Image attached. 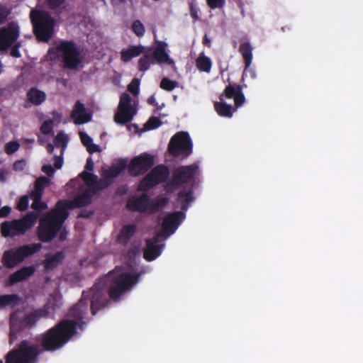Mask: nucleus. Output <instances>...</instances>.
<instances>
[{
	"label": "nucleus",
	"mask_w": 363,
	"mask_h": 363,
	"mask_svg": "<svg viewBox=\"0 0 363 363\" xmlns=\"http://www.w3.org/2000/svg\"><path fill=\"white\" fill-rule=\"evenodd\" d=\"M65 2V0H46L48 7L51 10L59 9Z\"/></svg>",
	"instance_id": "09e8293b"
},
{
	"label": "nucleus",
	"mask_w": 363,
	"mask_h": 363,
	"mask_svg": "<svg viewBox=\"0 0 363 363\" xmlns=\"http://www.w3.org/2000/svg\"><path fill=\"white\" fill-rule=\"evenodd\" d=\"M92 194L89 189H86L82 194L77 196L73 200L69 201L62 199L57 202L56 205L64 213L69 216V210L75 208H82L91 203Z\"/></svg>",
	"instance_id": "2eb2a0df"
},
{
	"label": "nucleus",
	"mask_w": 363,
	"mask_h": 363,
	"mask_svg": "<svg viewBox=\"0 0 363 363\" xmlns=\"http://www.w3.org/2000/svg\"><path fill=\"white\" fill-rule=\"evenodd\" d=\"M196 66L199 70L208 73L211 71L212 62L208 57L202 53L196 59Z\"/></svg>",
	"instance_id": "2f4dec72"
},
{
	"label": "nucleus",
	"mask_w": 363,
	"mask_h": 363,
	"mask_svg": "<svg viewBox=\"0 0 363 363\" xmlns=\"http://www.w3.org/2000/svg\"><path fill=\"white\" fill-rule=\"evenodd\" d=\"M42 171L48 177H52L54 174L55 170L52 165L45 164L42 167Z\"/></svg>",
	"instance_id": "864d4df0"
},
{
	"label": "nucleus",
	"mask_w": 363,
	"mask_h": 363,
	"mask_svg": "<svg viewBox=\"0 0 363 363\" xmlns=\"http://www.w3.org/2000/svg\"><path fill=\"white\" fill-rule=\"evenodd\" d=\"M126 167L127 162L121 160L116 165H113L109 169L104 171L101 176L113 184V179L118 177L125 169Z\"/></svg>",
	"instance_id": "393cba45"
},
{
	"label": "nucleus",
	"mask_w": 363,
	"mask_h": 363,
	"mask_svg": "<svg viewBox=\"0 0 363 363\" xmlns=\"http://www.w3.org/2000/svg\"><path fill=\"white\" fill-rule=\"evenodd\" d=\"M241 90L242 86L240 84H229L225 86L223 92L220 95L219 99L220 101H224V98L234 99L236 96V94L240 93Z\"/></svg>",
	"instance_id": "7c9ffc66"
},
{
	"label": "nucleus",
	"mask_w": 363,
	"mask_h": 363,
	"mask_svg": "<svg viewBox=\"0 0 363 363\" xmlns=\"http://www.w3.org/2000/svg\"><path fill=\"white\" fill-rule=\"evenodd\" d=\"M147 103L150 105H153V106H157V103L156 101V99L154 96H150L148 99H147Z\"/></svg>",
	"instance_id": "338daca9"
},
{
	"label": "nucleus",
	"mask_w": 363,
	"mask_h": 363,
	"mask_svg": "<svg viewBox=\"0 0 363 363\" xmlns=\"http://www.w3.org/2000/svg\"><path fill=\"white\" fill-rule=\"evenodd\" d=\"M149 207L152 212H156L161 208L157 199L152 200L150 199Z\"/></svg>",
	"instance_id": "603ef678"
},
{
	"label": "nucleus",
	"mask_w": 363,
	"mask_h": 363,
	"mask_svg": "<svg viewBox=\"0 0 363 363\" xmlns=\"http://www.w3.org/2000/svg\"><path fill=\"white\" fill-rule=\"evenodd\" d=\"M208 6L211 9H223L225 4V0H206Z\"/></svg>",
	"instance_id": "37998d69"
},
{
	"label": "nucleus",
	"mask_w": 363,
	"mask_h": 363,
	"mask_svg": "<svg viewBox=\"0 0 363 363\" xmlns=\"http://www.w3.org/2000/svg\"><path fill=\"white\" fill-rule=\"evenodd\" d=\"M184 218L185 214L183 211H175L168 213L163 219L162 231L159 233H162V236H169L173 234Z\"/></svg>",
	"instance_id": "dca6fc26"
},
{
	"label": "nucleus",
	"mask_w": 363,
	"mask_h": 363,
	"mask_svg": "<svg viewBox=\"0 0 363 363\" xmlns=\"http://www.w3.org/2000/svg\"><path fill=\"white\" fill-rule=\"evenodd\" d=\"M111 184V182L101 177L100 179H97V182L94 184V188L97 191H101L108 188Z\"/></svg>",
	"instance_id": "a19ab883"
},
{
	"label": "nucleus",
	"mask_w": 363,
	"mask_h": 363,
	"mask_svg": "<svg viewBox=\"0 0 363 363\" xmlns=\"http://www.w3.org/2000/svg\"><path fill=\"white\" fill-rule=\"evenodd\" d=\"M140 274H131L129 272L116 274L109 272L106 277L99 279L89 291H84L82 297L77 303L83 299V303L86 305V313H84L83 321L88 314L89 303L90 300V310L92 315L97 311L106 307L107 303L106 287L108 286V293L111 298L118 300L123 294L129 291L140 279Z\"/></svg>",
	"instance_id": "f03ea898"
},
{
	"label": "nucleus",
	"mask_w": 363,
	"mask_h": 363,
	"mask_svg": "<svg viewBox=\"0 0 363 363\" xmlns=\"http://www.w3.org/2000/svg\"><path fill=\"white\" fill-rule=\"evenodd\" d=\"M54 143L56 146L61 145L62 147H65L68 143V138L63 132L60 131L55 138Z\"/></svg>",
	"instance_id": "ea45409f"
},
{
	"label": "nucleus",
	"mask_w": 363,
	"mask_h": 363,
	"mask_svg": "<svg viewBox=\"0 0 363 363\" xmlns=\"http://www.w3.org/2000/svg\"><path fill=\"white\" fill-rule=\"evenodd\" d=\"M147 174L157 185L167 179L169 175V169L167 166L160 164L154 167Z\"/></svg>",
	"instance_id": "4be33fe9"
},
{
	"label": "nucleus",
	"mask_w": 363,
	"mask_h": 363,
	"mask_svg": "<svg viewBox=\"0 0 363 363\" xmlns=\"http://www.w3.org/2000/svg\"><path fill=\"white\" fill-rule=\"evenodd\" d=\"M140 82L138 79H133L132 82L128 85V90L134 95L139 93Z\"/></svg>",
	"instance_id": "49530a36"
},
{
	"label": "nucleus",
	"mask_w": 363,
	"mask_h": 363,
	"mask_svg": "<svg viewBox=\"0 0 363 363\" xmlns=\"http://www.w3.org/2000/svg\"><path fill=\"white\" fill-rule=\"evenodd\" d=\"M20 35L19 26L12 21L0 28V50H8Z\"/></svg>",
	"instance_id": "4468645a"
},
{
	"label": "nucleus",
	"mask_w": 363,
	"mask_h": 363,
	"mask_svg": "<svg viewBox=\"0 0 363 363\" xmlns=\"http://www.w3.org/2000/svg\"><path fill=\"white\" fill-rule=\"evenodd\" d=\"M132 30L138 37L143 36L145 32V26L140 20H135L133 21L132 24Z\"/></svg>",
	"instance_id": "4c0bfd02"
},
{
	"label": "nucleus",
	"mask_w": 363,
	"mask_h": 363,
	"mask_svg": "<svg viewBox=\"0 0 363 363\" xmlns=\"http://www.w3.org/2000/svg\"><path fill=\"white\" fill-rule=\"evenodd\" d=\"M162 233H157L152 239L146 241V247L143 252V257L148 262L153 261L159 257L164 247L163 244H160V238Z\"/></svg>",
	"instance_id": "f3484780"
},
{
	"label": "nucleus",
	"mask_w": 363,
	"mask_h": 363,
	"mask_svg": "<svg viewBox=\"0 0 363 363\" xmlns=\"http://www.w3.org/2000/svg\"><path fill=\"white\" fill-rule=\"evenodd\" d=\"M93 214H94L93 211H88L86 209H82V210H81L80 213H79L78 217L88 218H90Z\"/></svg>",
	"instance_id": "13d9d810"
},
{
	"label": "nucleus",
	"mask_w": 363,
	"mask_h": 363,
	"mask_svg": "<svg viewBox=\"0 0 363 363\" xmlns=\"http://www.w3.org/2000/svg\"><path fill=\"white\" fill-rule=\"evenodd\" d=\"M64 259L65 254L62 251L57 252L54 255H47L43 263L45 270H53L62 262Z\"/></svg>",
	"instance_id": "a878e982"
},
{
	"label": "nucleus",
	"mask_w": 363,
	"mask_h": 363,
	"mask_svg": "<svg viewBox=\"0 0 363 363\" xmlns=\"http://www.w3.org/2000/svg\"><path fill=\"white\" fill-rule=\"evenodd\" d=\"M79 137L82 144L87 147L89 145L93 143L92 138L84 132H79Z\"/></svg>",
	"instance_id": "8fccbe9b"
},
{
	"label": "nucleus",
	"mask_w": 363,
	"mask_h": 363,
	"mask_svg": "<svg viewBox=\"0 0 363 363\" xmlns=\"http://www.w3.org/2000/svg\"><path fill=\"white\" fill-rule=\"evenodd\" d=\"M128 0H111V4L114 9L119 8L122 5H125Z\"/></svg>",
	"instance_id": "052dcab7"
},
{
	"label": "nucleus",
	"mask_w": 363,
	"mask_h": 363,
	"mask_svg": "<svg viewBox=\"0 0 363 363\" xmlns=\"http://www.w3.org/2000/svg\"><path fill=\"white\" fill-rule=\"evenodd\" d=\"M156 46L152 50L147 48L145 54L140 58L138 63V70L146 72L151 65L167 63L172 65L174 61L166 51L167 44L164 41L156 40Z\"/></svg>",
	"instance_id": "423d86ee"
},
{
	"label": "nucleus",
	"mask_w": 363,
	"mask_h": 363,
	"mask_svg": "<svg viewBox=\"0 0 363 363\" xmlns=\"http://www.w3.org/2000/svg\"><path fill=\"white\" fill-rule=\"evenodd\" d=\"M28 100L35 105L41 104L46 99L45 94L37 88H31L27 93Z\"/></svg>",
	"instance_id": "c85d7f7f"
},
{
	"label": "nucleus",
	"mask_w": 363,
	"mask_h": 363,
	"mask_svg": "<svg viewBox=\"0 0 363 363\" xmlns=\"http://www.w3.org/2000/svg\"><path fill=\"white\" fill-rule=\"evenodd\" d=\"M245 101V97L242 91L236 94V96L234 98L235 106V108H239L243 105Z\"/></svg>",
	"instance_id": "3c124183"
},
{
	"label": "nucleus",
	"mask_w": 363,
	"mask_h": 363,
	"mask_svg": "<svg viewBox=\"0 0 363 363\" xmlns=\"http://www.w3.org/2000/svg\"><path fill=\"white\" fill-rule=\"evenodd\" d=\"M40 213L29 212L20 219L4 221L1 224V233L4 238L23 235L35 224Z\"/></svg>",
	"instance_id": "39448f33"
},
{
	"label": "nucleus",
	"mask_w": 363,
	"mask_h": 363,
	"mask_svg": "<svg viewBox=\"0 0 363 363\" xmlns=\"http://www.w3.org/2000/svg\"><path fill=\"white\" fill-rule=\"evenodd\" d=\"M194 200L193 192L191 189L189 191L182 190L177 196V201L180 203L182 211H186L191 202Z\"/></svg>",
	"instance_id": "cd10ccee"
},
{
	"label": "nucleus",
	"mask_w": 363,
	"mask_h": 363,
	"mask_svg": "<svg viewBox=\"0 0 363 363\" xmlns=\"http://www.w3.org/2000/svg\"><path fill=\"white\" fill-rule=\"evenodd\" d=\"M29 197L27 195L23 196L17 203V208L20 211H26L28 208Z\"/></svg>",
	"instance_id": "c03bdc74"
},
{
	"label": "nucleus",
	"mask_w": 363,
	"mask_h": 363,
	"mask_svg": "<svg viewBox=\"0 0 363 363\" xmlns=\"http://www.w3.org/2000/svg\"><path fill=\"white\" fill-rule=\"evenodd\" d=\"M63 164V158L61 156H55L54 166L56 169H60Z\"/></svg>",
	"instance_id": "680f3d73"
},
{
	"label": "nucleus",
	"mask_w": 363,
	"mask_h": 363,
	"mask_svg": "<svg viewBox=\"0 0 363 363\" xmlns=\"http://www.w3.org/2000/svg\"><path fill=\"white\" fill-rule=\"evenodd\" d=\"M20 147V145L16 141H11L6 144L4 150L7 155H11L16 152Z\"/></svg>",
	"instance_id": "79ce46f5"
},
{
	"label": "nucleus",
	"mask_w": 363,
	"mask_h": 363,
	"mask_svg": "<svg viewBox=\"0 0 363 363\" xmlns=\"http://www.w3.org/2000/svg\"><path fill=\"white\" fill-rule=\"evenodd\" d=\"M213 105L217 113L222 117L230 118L235 111L231 105L226 104L224 101H215Z\"/></svg>",
	"instance_id": "bb28decb"
},
{
	"label": "nucleus",
	"mask_w": 363,
	"mask_h": 363,
	"mask_svg": "<svg viewBox=\"0 0 363 363\" xmlns=\"http://www.w3.org/2000/svg\"><path fill=\"white\" fill-rule=\"evenodd\" d=\"M193 148V144L189 134L187 132L181 131L174 135L168 145V151L174 157L183 155L189 156Z\"/></svg>",
	"instance_id": "9d476101"
},
{
	"label": "nucleus",
	"mask_w": 363,
	"mask_h": 363,
	"mask_svg": "<svg viewBox=\"0 0 363 363\" xmlns=\"http://www.w3.org/2000/svg\"><path fill=\"white\" fill-rule=\"evenodd\" d=\"M162 125V122L159 118L152 116L147 121L146 125L148 129H155Z\"/></svg>",
	"instance_id": "a18cd8bd"
},
{
	"label": "nucleus",
	"mask_w": 363,
	"mask_h": 363,
	"mask_svg": "<svg viewBox=\"0 0 363 363\" xmlns=\"http://www.w3.org/2000/svg\"><path fill=\"white\" fill-rule=\"evenodd\" d=\"M67 214L55 205L54 209L47 212L42 216L37 228L38 238L42 242H50L53 240L62 229Z\"/></svg>",
	"instance_id": "7ed1b4c3"
},
{
	"label": "nucleus",
	"mask_w": 363,
	"mask_h": 363,
	"mask_svg": "<svg viewBox=\"0 0 363 363\" xmlns=\"http://www.w3.org/2000/svg\"><path fill=\"white\" fill-rule=\"evenodd\" d=\"M50 180L45 177H40L35 180L34 189L30 194L43 195V189Z\"/></svg>",
	"instance_id": "473e14b6"
},
{
	"label": "nucleus",
	"mask_w": 363,
	"mask_h": 363,
	"mask_svg": "<svg viewBox=\"0 0 363 363\" xmlns=\"http://www.w3.org/2000/svg\"><path fill=\"white\" fill-rule=\"evenodd\" d=\"M157 201L159 202V204L160 205V207H164L169 202V199L167 197H162L157 199Z\"/></svg>",
	"instance_id": "0e129e2a"
},
{
	"label": "nucleus",
	"mask_w": 363,
	"mask_h": 363,
	"mask_svg": "<svg viewBox=\"0 0 363 363\" xmlns=\"http://www.w3.org/2000/svg\"><path fill=\"white\" fill-rule=\"evenodd\" d=\"M58 234H59V240L60 241H64L67 238L68 232L65 228L62 227V229L58 233Z\"/></svg>",
	"instance_id": "e2e57ef3"
},
{
	"label": "nucleus",
	"mask_w": 363,
	"mask_h": 363,
	"mask_svg": "<svg viewBox=\"0 0 363 363\" xmlns=\"http://www.w3.org/2000/svg\"><path fill=\"white\" fill-rule=\"evenodd\" d=\"M56 52L66 69H76L82 62L80 52L72 40L60 41L56 47Z\"/></svg>",
	"instance_id": "0eeeda50"
},
{
	"label": "nucleus",
	"mask_w": 363,
	"mask_h": 363,
	"mask_svg": "<svg viewBox=\"0 0 363 363\" xmlns=\"http://www.w3.org/2000/svg\"><path fill=\"white\" fill-rule=\"evenodd\" d=\"M71 117L74 119L76 124H83L91 121V116L86 112V108L84 104L80 101H77L74 109L71 113Z\"/></svg>",
	"instance_id": "aec40b11"
},
{
	"label": "nucleus",
	"mask_w": 363,
	"mask_h": 363,
	"mask_svg": "<svg viewBox=\"0 0 363 363\" xmlns=\"http://www.w3.org/2000/svg\"><path fill=\"white\" fill-rule=\"evenodd\" d=\"M86 308L83 299L74 304L67 313V316L72 320L63 319L40 335L37 339L40 345L28 340H22L16 349L6 354V363H35L44 351L55 352L62 348L77 333L78 328L84 329L86 322L83 321V318Z\"/></svg>",
	"instance_id": "f257e3e1"
},
{
	"label": "nucleus",
	"mask_w": 363,
	"mask_h": 363,
	"mask_svg": "<svg viewBox=\"0 0 363 363\" xmlns=\"http://www.w3.org/2000/svg\"><path fill=\"white\" fill-rule=\"evenodd\" d=\"M150 197L147 193H143L138 197L132 196L128 199L126 208L132 211L146 212L149 208Z\"/></svg>",
	"instance_id": "a211bd4d"
},
{
	"label": "nucleus",
	"mask_w": 363,
	"mask_h": 363,
	"mask_svg": "<svg viewBox=\"0 0 363 363\" xmlns=\"http://www.w3.org/2000/svg\"><path fill=\"white\" fill-rule=\"evenodd\" d=\"M43 195L30 194V197L33 200L31 207L35 211H42L48 208L45 202L41 201Z\"/></svg>",
	"instance_id": "72a5a7b5"
},
{
	"label": "nucleus",
	"mask_w": 363,
	"mask_h": 363,
	"mask_svg": "<svg viewBox=\"0 0 363 363\" xmlns=\"http://www.w3.org/2000/svg\"><path fill=\"white\" fill-rule=\"evenodd\" d=\"M30 18L36 38L41 42H49L55 33V19L48 11L39 10H32Z\"/></svg>",
	"instance_id": "20e7f679"
},
{
	"label": "nucleus",
	"mask_w": 363,
	"mask_h": 363,
	"mask_svg": "<svg viewBox=\"0 0 363 363\" xmlns=\"http://www.w3.org/2000/svg\"><path fill=\"white\" fill-rule=\"evenodd\" d=\"M41 133L44 135H50L53 133V120L49 119L45 121L40 128Z\"/></svg>",
	"instance_id": "58836bf2"
},
{
	"label": "nucleus",
	"mask_w": 363,
	"mask_h": 363,
	"mask_svg": "<svg viewBox=\"0 0 363 363\" xmlns=\"http://www.w3.org/2000/svg\"><path fill=\"white\" fill-rule=\"evenodd\" d=\"M157 184H155L152 179L147 174L138 184V189L140 191L146 192L155 186Z\"/></svg>",
	"instance_id": "f704fd0d"
},
{
	"label": "nucleus",
	"mask_w": 363,
	"mask_h": 363,
	"mask_svg": "<svg viewBox=\"0 0 363 363\" xmlns=\"http://www.w3.org/2000/svg\"><path fill=\"white\" fill-rule=\"evenodd\" d=\"M41 247L40 243H33L23 245L15 250L6 251L3 255V262L7 267H15L23 262L26 257L40 251Z\"/></svg>",
	"instance_id": "1a4fd4ad"
},
{
	"label": "nucleus",
	"mask_w": 363,
	"mask_h": 363,
	"mask_svg": "<svg viewBox=\"0 0 363 363\" xmlns=\"http://www.w3.org/2000/svg\"><path fill=\"white\" fill-rule=\"evenodd\" d=\"M80 177L88 186L94 187L96 182H97L98 177L93 173L84 171L81 173Z\"/></svg>",
	"instance_id": "c9c22d12"
},
{
	"label": "nucleus",
	"mask_w": 363,
	"mask_h": 363,
	"mask_svg": "<svg viewBox=\"0 0 363 363\" xmlns=\"http://www.w3.org/2000/svg\"><path fill=\"white\" fill-rule=\"evenodd\" d=\"M11 211V207H9L8 206H5L2 207L0 209V218L7 217L10 214Z\"/></svg>",
	"instance_id": "6e6d98bb"
},
{
	"label": "nucleus",
	"mask_w": 363,
	"mask_h": 363,
	"mask_svg": "<svg viewBox=\"0 0 363 363\" xmlns=\"http://www.w3.org/2000/svg\"><path fill=\"white\" fill-rule=\"evenodd\" d=\"M86 150L90 154L101 151L100 147L93 143L86 147Z\"/></svg>",
	"instance_id": "4d7b16f0"
},
{
	"label": "nucleus",
	"mask_w": 363,
	"mask_h": 363,
	"mask_svg": "<svg viewBox=\"0 0 363 363\" xmlns=\"http://www.w3.org/2000/svg\"><path fill=\"white\" fill-rule=\"evenodd\" d=\"M46 149H47V151L48 152V153L52 154L55 149L54 145H52L51 143L48 144Z\"/></svg>",
	"instance_id": "774afa93"
},
{
	"label": "nucleus",
	"mask_w": 363,
	"mask_h": 363,
	"mask_svg": "<svg viewBox=\"0 0 363 363\" xmlns=\"http://www.w3.org/2000/svg\"><path fill=\"white\" fill-rule=\"evenodd\" d=\"M94 167V162L91 157H88L86 160L85 170L84 171H93Z\"/></svg>",
	"instance_id": "bf43d9fd"
},
{
	"label": "nucleus",
	"mask_w": 363,
	"mask_h": 363,
	"mask_svg": "<svg viewBox=\"0 0 363 363\" xmlns=\"http://www.w3.org/2000/svg\"><path fill=\"white\" fill-rule=\"evenodd\" d=\"M190 14L194 19L196 20L198 18L197 11L192 4H191L190 7Z\"/></svg>",
	"instance_id": "69168bd1"
},
{
	"label": "nucleus",
	"mask_w": 363,
	"mask_h": 363,
	"mask_svg": "<svg viewBox=\"0 0 363 363\" xmlns=\"http://www.w3.org/2000/svg\"><path fill=\"white\" fill-rule=\"evenodd\" d=\"M35 270V269L33 266L23 267L21 268L10 275L9 284L11 285H13L16 283L27 279L34 274Z\"/></svg>",
	"instance_id": "5701e85b"
},
{
	"label": "nucleus",
	"mask_w": 363,
	"mask_h": 363,
	"mask_svg": "<svg viewBox=\"0 0 363 363\" xmlns=\"http://www.w3.org/2000/svg\"><path fill=\"white\" fill-rule=\"evenodd\" d=\"M252 47L249 42H244L240 44L239 52L241 54L245 64L243 75L249 70L252 78L256 77L254 70L249 69L252 61Z\"/></svg>",
	"instance_id": "6ab92c4d"
},
{
	"label": "nucleus",
	"mask_w": 363,
	"mask_h": 363,
	"mask_svg": "<svg viewBox=\"0 0 363 363\" xmlns=\"http://www.w3.org/2000/svg\"><path fill=\"white\" fill-rule=\"evenodd\" d=\"M21 47V42L14 43L10 48V55L13 57L18 58L21 56V52L19 51L20 48Z\"/></svg>",
	"instance_id": "de8ad7c7"
},
{
	"label": "nucleus",
	"mask_w": 363,
	"mask_h": 363,
	"mask_svg": "<svg viewBox=\"0 0 363 363\" xmlns=\"http://www.w3.org/2000/svg\"><path fill=\"white\" fill-rule=\"evenodd\" d=\"M160 86L161 89L171 91L178 86V82L176 81H172L167 77H164L161 80Z\"/></svg>",
	"instance_id": "e433bc0d"
},
{
	"label": "nucleus",
	"mask_w": 363,
	"mask_h": 363,
	"mask_svg": "<svg viewBox=\"0 0 363 363\" xmlns=\"http://www.w3.org/2000/svg\"><path fill=\"white\" fill-rule=\"evenodd\" d=\"M21 298L18 295L6 294L0 296V308H3L6 306L15 307L20 303Z\"/></svg>",
	"instance_id": "c756f323"
},
{
	"label": "nucleus",
	"mask_w": 363,
	"mask_h": 363,
	"mask_svg": "<svg viewBox=\"0 0 363 363\" xmlns=\"http://www.w3.org/2000/svg\"><path fill=\"white\" fill-rule=\"evenodd\" d=\"M199 173V167L196 163L176 168L172 173V179L166 185L167 191L173 192L177 188L194 180Z\"/></svg>",
	"instance_id": "6e6552de"
},
{
	"label": "nucleus",
	"mask_w": 363,
	"mask_h": 363,
	"mask_svg": "<svg viewBox=\"0 0 363 363\" xmlns=\"http://www.w3.org/2000/svg\"><path fill=\"white\" fill-rule=\"evenodd\" d=\"M26 166V162L23 160H17L13 164V169L16 171H22Z\"/></svg>",
	"instance_id": "5fc2aeb1"
},
{
	"label": "nucleus",
	"mask_w": 363,
	"mask_h": 363,
	"mask_svg": "<svg viewBox=\"0 0 363 363\" xmlns=\"http://www.w3.org/2000/svg\"><path fill=\"white\" fill-rule=\"evenodd\" d=\"M147 48L143 45H130L127 49H123L121 52V59L124 62H128L132 58L145 54Z\"/></svg>",
	"instance_id": "b1692460"
},
{
	"label": "nucleus",
	"mask_w": 363,
	"mask_h": 363,
	"mask_svg": "<svg viewBox=\"0 0 363 363\" xmlns=\"http://www.w3.org/2000/svg\"><path fill=\"white\" fill-rule=\"evenodd\" d=\"M137 230L135 224L124 225L116 237V241L122 245H127Z\"/></svg>",
	"instance_id": "412c9836"
},
{
	"label": "nucleus",
	"mask_w": 363,
	"mask_h": 363,
	"mask_svg": "<svg viewBox=\"0 0 363 363\" xmlns=\"http://www.w3.org/2000/svg\"><path fill=\"white\" fill-rule=\"evenodd\" d=\"M56 306H57L55 303L48 302L43 308L35 309L26 314L19 321L20 328L21 329L33 328L40 318H48L51 313L50 309L53 313Z\"/></svg>",
	"instance_id": "f8f14e48"
},
{
	"label": "nucleus",
	"mask_w": 363,
	"mask_h": 363,
	"mask_svg": "<svg viewBox=\"0 0 363 363\" xmlns=\"http://www.w3.org/2000/svg\"><path fill=\"white\" fill-rule=\"evenodd\" d=\"M136 113L131 105V97L127 93H123L120 97L118 111L114 116V121L118 124H125L133 120Z\"/></svg>",
	"instance_id": "ddd939ff"
},
{
	"label": "nucleus",
	"mask_w": 363,
	"mask_h": 363,
	"mask_svg": "<svg viewBox=\"0 0 363 363\" xmlns=\"http://www.w3.org/2000/svg\"><path fill=\"white\" fill-rule=\"evenodd\" d=\"M154 164V157L150 154L143 152L130 160L128 170L131 176L137 177L146 173Z\"/></svg>",
	"instance_id": "9b49d317"
}]
</instances>
